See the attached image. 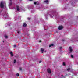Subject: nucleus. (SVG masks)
Instances as JSON below:
<instances>
[{"instance_id":"nucleus-22","label":"nucleus","mask_w":78,"mask_h":78,"mask_svg":"<svg viewBox=\"0 0 78 78\" xmlns=\"http://www.w3.org/2000/svg\"><path fill=\"white\" fill-rule=\"evenodd\" d=\"M5 37H6V38H8V36H5Z\"/></svg>"},{"instance_id":"nucleus-28","label":"nucleus","mask_w":78,"mask_h":78,"mask_svg":"<svg viewBox=\"0 0 78 78\" xmlns=\"http://www.w3.org/2000/svg\"><path fill=\"white\" fill-rule=\"evenodd\" d=\"M39 42H41V41H39Z\"/></svg>"},{"instance_id":"nucleus-3","label":"nucleus","mask_w":78,"mask_h":78,"mask_svg":"<svg viewBox=\"0 0 78 78\" xmlns=\"http://www.w3.org/2000/svg\"><path fill=\"white\" fill-rule=\"evenodd\" d=\"M63 29V26H60L58 27V29L61 30Z\"/></svg>"},{"instance_id":"nucleus-25","label":"nucleus","mask_w":78,"mask_h":78,"mask_svg":"<svg viewBox=\"0 0 78 78\" xmlns=\"http://www.w3.org/2000/svg\"><path fill=\"white\" fill-rule=\"evenodd\" d=\"M59 48H60V49H61V48H62V47H60Z\"/></svg>"},{"instance_id":"nucleus-17","label":"nucleus","mask_w":78,"mask_h":78,"mask_svg":"<svg viewBox=\"0 0 78 78\" xmlns=\"http://www.w3.org/2000/svg\"><path fill=\"white\" fill-rule=\"evenodd\" d=\"M37 3V2H35L34 3V5H36Z\"/></svg>"},{"instance_id":"nucleus-29","label":"nucleus","mask_w":78,"mask_h":78,"mask_svg":"<svg viewBox=\"0 0 78 78\" xmlns=\"http://www.w3.org/2000/svg\"><path fill=\"white\" fill-rule=\"evenodd\" d=\"M62 76H63V75H61Z\"/></svg>"},{"instance_id":"nucleus-16","label":"nucleus","mask_w":78,"mask_h":78,"mask_svg":"<svg viewBox=\"0 0 78 78\" xmlns=\"http://www.w3.org/2000/svg\"><path fill=\"white\" fill-rule=\"evenodd\" d=\"M16 46H17V45H14L13 46L14 48H15V47H16Z\"/></svg>"},{"instance_id":"nucleus-20","label":"nucleus","mask_w":78,"mask_h":78,"mask_svg":"<svg viewBox=\"0 0 78 78\" xmlns=\"http://www.w3.org/2000/svg\"><path fill=\"white\" fill-rule=\"evenodd\" d=\"M22 68H20V70H22Z\"/></svg>"},{"instance_id":"nucleus-13","label":"nucleus","mask_w":78,"mask_h":78,"mask_svg":"<svg viewBox=\"0 0 78 78\" xmlns=\"http://www.w3.org/2000/svg\"><path fill=\"white\" fill-rule=\"evenodd\" d=\"M67 70H68V71H69L70 70V68H68V69H67Z\"/></svg>"},{"instance_id":"nucleus-30","label":"nucleus","mask_w":78,"mask_h":78,"mask_svg":"<svg viewBox=\"0 0 78 78\" xmlns=\"http://www.w3.org/2000/svg\"><path fill=\"white\" fill-rule=\"evenodd\" d=\"M10 1H11V0H10Z\"/></svg>"},{"instance_id":"nucleus-4","label":"nucleus","mask_w":78,"mask_h":78,"mask_svg":"<svg viewBox=\"0 0 78 78\" xmlns=\"http://www.w3.org/2000/svg\"><path fill=\"white\" fill-rule=\"evenodd\" d=\"M47 72L48 73H51V70L49 68H48L47 69Z\"/></svg>"},{"instance_id":"nucleus-8","label":"nucleus","mask_w":78,"mask_h":78,"mask_svg":"<svg viewBox=\"0 0 78 78\" xmlns=\"http://www.w3.org/2000/svg\"><path fill=\"white\" fill-rule=\"evenodd\" d=\"M23 27H26L27 26V24H26V23H24L23 25Z\"/></svg>"},{"instance_id":"nucleus-27","label":"nucleus","mask_w":78,"mask_h":78,"mask_svg":"<svg viewBox=\"0 0 78 78\" xmlns=\"http://www.w3.org/2000/svg\"><path fill=\"white\" fill-rule=\"evenodd\" d=\"M29 1H33V0H29Z\"/></svg>"},{"instance_id":"nucleus-31","label":"nucleus","mask_w":78,"mask_h":78,"mask_svg":"<svg viewBox=\"0 0 78 78\" xmlns=\"http://www.w3.org/2000/svg\"><path fill=\"white\" fill-rule=\"evenodd\" d=\"M3 42H4V41H3Z\"/></svg>"},{"instance_id":"nucleus-23","label":"nucleus","mask_w":78,"mask_h":78,"mask_svg":"<svg viewBox=\"0 0 78 78\" xmlns=\"http://www.w3.org/2000/svg\"><path fill=\"white\" fill-rule=\"evenodd\" d=\"M62 42H64V39H62Z\"/></svg>"},{"instance_id":"nucleus-18","label":"nucleus","mask_w":78,"mask_h":78,"mask_svg":"<svg viewBox=\"0 0 78 78\" xmlns=\"http://www.w3.org/2000/svg\"><path fill=\"white\" fill-rule=\"evenodd\" d=\"M71 58H73V55H71Z\"/></svg>"},{"instance_id":"nucleus-2","label":"nucleus","mask_w":78,"mask_h":78,"mask_svg":"<svg viewBox=\"0 0 78 78\" xmlns=\"http://www.w3.org/2000/svg\"><path fill=\"white\" fill-rule=\"evenodd\" d=\"M4 6H5L4 5V4H3V2H1L0 4V7H1V8H3Z\"/></svg>"},{"instance_id":"nucleus-11","label":"nucleus","mask_w":78,"mask_h":78,"mask_svg":"<svg viewBox=\"0 0 78 78\" xmlns=\"http://www.w3.org/2000/svg\"><path fill=\"white\" fill-rule=\"evenodd\" d=\"M53 45H54L53 44H52L49 45V47H51V46H53Z\"/></svg>"},{"instance_id":"nucleus-6","label":"nucleus","mask_w":78,"mask_h":78,"mask_svg":"<svg viewBox=\"0 0 78 78\" xmlns=\"http://www.w3.org/2000/svg\"><path fill=\"white\" fill-rule=\"evenodd\" d=\"M69 50L70 52H72V47H69Z\"/></svg>"},{"instance_id":"nucleus-1","label":"nucleus","mask_w":78,"mask_h":78,"mask_svg":"<svg viewBox=\"0 0 78 78\" xmlns=\"http://www.w3.org/2000/svg\"><path fill=\"white\" fill-rule=\"evenodd\" d=\"M2 15L3 17H5V18H8V13H5L4 14H3Z\"/></svg>"},{"instance_id":"nucleus-9","label":"nucleus","mask_w":78,"mask_h":78,"mask_svg":"<svg viewBox=\"0 0 78 78\" xmlns=\"http://www.w3.org/2000/svg\"><path fill=\"white\" fill-rule=\"evenodd\" d=\"M10 54L11 55V56H13L14 55H13V54L12 53V52H10Z\"/></svg>"},{"instance_id":"nucleus-10","label":"nucleus","mask_w":78,"mask_h":78,"mask_svg":"<svg viewBox=\"0 0 78 78\" xmlns=\"http://www.w3.org/2000/svg\"><path fill=\"white\" fill-rule=\"evenodd\" d=\"M45 3H48V0H46L44 1Z\"/></svg>"},{"instance_id":"nucleus-5","label":"nucleus","mask_w":78,"mask_h":78,"mask_svg":"<svg viewBox=\"0 0 78 78\" xmlns=\"http://www.w3.org/2000/svg\"><path fill=\"white\" fill-rule=\"evenodd\" d=\"M17 9H16L17 11H20V9H19V6L18 5L16 6Z\"/></svg>"},{"instance_id":"nucleus-24","label":"nucleus","mask_w":78,"mask_h":78,"mask_svg":"<svg viewBox=\"0 0 78 78\" xmlns=\"http://www.w3.org/2000/svg\"><path fill=\"white\" fill-rule=\"evenodd\" d=\"M42 62V61H39V63H41V62Z\"/></svg>"},{"instance_id":"nucleus-12","label":"nucleus","mask_w":78,"mask_h":78,"mask_svg":"<svg viewBox=\"0 0 78 78\" xmlns=\"http://www.w3.org/2000/svg\"><path fill=\"white\" fill-rule=\"evenodd\" d=\"M10 6H11L12 5V2H10L9 3Z\"/></svg>"},{"instance_id":"nucleus-14","label":"nucleus","mask_w":78,"mask_h":78,"mask_svg":"<svg viewBox=\"0 0 78 78\" xmlns=\"http://www.w3.org/2000/svg\"><path fill=\"white\" fill-rule=\"evenodd\" d=\"M16 76H19V73H17V74H16Z\"/></svg>"},{"instance_id":"nucleus-32","label":"nucleus","mask_w":78,"mask_h":78,"mask_svg":"<svg viewBox=\"0 0 78 78\" xmlns=\"http://www.w3.org/2000/svg\"><path fill=\"white\" fill-rule=\"evenodd\" d=\"M45 52H46V51H45Z\"/></svg>"},{"instance_id":"nucleus-19","label":"nucleus","mask_w":78,"mask_h":78,"mask_svg":"<svg viewBox=\"0 0 78 78\" xmlns=\"http://www.w3.org/2000/svg\"><path fill=\"white\" fill-rule=\"evenodd\" d=\"M16 60H14V63H16Z\"/></svg>"},{"instance_id":"nucleus-21","label":"nucleus","mask_w":78,"mask_h":78,"mask_svg":"<svg viewBox=\"0 0 78 78\" xmlns=\"http://www.w3.org/2000/svg\"><path fill=\"white\" fill-rule=\"evenodd\" d=\"M27 19H28V20H30V18H28Z\"/></svg>"},{"instance_id":"nucleus-7","label":"nucleus","mask_w":78,"mask_h":78,"mask_svg":"<svg viewBox=\"0 0 78 78\" xmlns=\"http://www.w3.org/2000/svg\"><path fill=\"white\" fill-rule=\"evenodd\" d=\"M41 51L42 53H43L44 52V49H43V48H41Z\"/></svg>"},{"instance_id":"nucleus-15","label":"nucleus","mask_w":78,"mask_h":78,"mask_svg":"<svg viewBox=\"0 0 78 78\" xmlns=\"http://www.w3.org/2000/svg\"><path fill=\"white\" fill-rule=\"evenodd\" d=\"M63 66H66V64L64 63V62H63Z\"/></svg>"},{"instance_id":"nucleus-26","label":"nucleus","mask_w":78,"mask_h":78,"mask_svg":"<svg viewBox=\"0 0 78 78\" xmlns=\"http://www.w3.org/2000/svg\"><path fill=\"white\" fill-rule=\"evenodd\" d=\"M18 33H20V31H18Z\"/></svg>"}]
</instances>
